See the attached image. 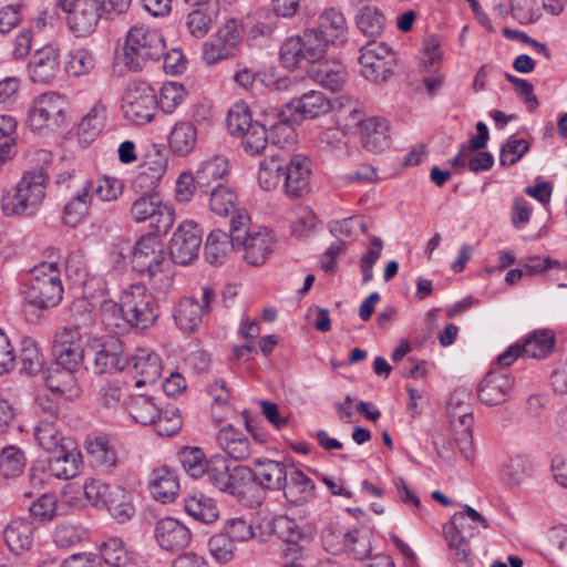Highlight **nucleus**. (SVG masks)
Listing matches in <instances>:
<instances>
[{
    "label": "nucleus",
    "mask_w": 567,
    "mask_h": 567,
    "mask_svg": "<svg viewBox=\"0 0 567 567\" xmlns=\"http://www.w3.org/2000/svg\"><path fill=\"white\" fill-rule=\"evenodd\" d=\"M243 41L240 24L235 19L224 22L216 34L202 45V59L208 65L234 58Z\"/></svg>",
    "instance_id": "obj_13"
},
{
    "label": "nucleus",
    "mask_w": 567,
    "mask_h": 567,
    "mask_svg": "<svg viewBox=\"0 0 567 567\" xmlns=\"http://www.w3.org/2000/svg\"><path fill=\"white\" fill-rule=\"evenodd\" d=\"M122 102L125 118L136 125L151 122L157 109L155 90L143 81L130 82L125 89Z\"/></svg>",
    "instance_id": "obj_11"
},
{
    "label": "nucleus",
    "mask_w": 567,
    "mask_h": 567,
    "mask_svg": "<svg viewBox=\"0 0 567 567\" xmlns=\"http://www.w3.org/2000/svg\"><path fill=\"white\" fill-rule=\"evenodd\" d=\"M30 80L39 84H50L60 72V50L52 45L38 49L28 64Z\"/></svg>",
    "instance_id": "obj_22"
},
{
    "label": "nucleus",
    "mask_w": 567,
    "mask_h": 567,
    "mask_svg": "<svg viewBox=\"0 0 567 567\" xmlns=\"http://www.w3.org/2000/svg\"><path fill=\"white\" fill-rule=\"evenodd\" d=\"M166 41L161 30L136 24L128 29L122 48V63L132 72H138L148 63L158 62L165 53Z\"/></svg>",
    "instance_id": "obj_4"
},
{
    "label": "nucleus",
    "mask_w": 567,
    "mask_h": 567,
    "mask_svg": "<svg viewBox=\"0 0 567 567\" xmlns=\"http://www.w3.org/2000/svg\"><path fill=\"white\" fill-rule=\"evenodd\" d=\"M480 526L486 529L489 524L476 509L466 505L464 511L453 515L450 525L444 528L449 546L460 560L467 559L471 551L470 539Z\"/></svg>",
    "instance_id": "obj_8"
},
{
    "label": "nucleus",
    "mask_w": 567,
    "mask_h": 567,
    "mask_svg": "<svg viewBox=\"0 0 567 567\" xmlns=\"http://www.w3.org/2000/svg\"><path fill=\"white\" fill-rule=\"evenodd\" d=\"M48 179L43 168L27 172L13 189L3 193L2 213L9 217L34 215L45 196Z\"/></svg>",
    "instance_id": "obj_5"
},
{
    "label": "nucleus",
    "mask_w": 567,
    "mask_h": 567,
    "mask_svg": "<svg viewBox=\"0 0 567 567\" xmlns=\"http://www.w3.org/2000/svg\"><path fill=\"white\" fill-rule=\"evenodd\" d=\"M284 171V157L280 154H271L259 164L258 183L267 192L278 187Z\"/></svg>",
    "instance_id": "obj_51"
},
{
    "label": "nucleus",
    "mask_w": 567,
    "mask_h": 567,
    "mask_svg": "<svg viewBox=\"0 0 567 567\" xmlns=\"http://www.w3.org/2000/svg\"><path fill=\"white\" fill-rule=\"evenodd\" d=\"M492 369L481 381L477 395L480 401L488 406L504 403L514 388V378L505 370L508 365Z\"/></svg>",
    "instance_id": "obj_20"
},
{
    "label": "nucleus",
    "mask_w": 567,
    "mask_h": 567,
    "mask_svg": "<svg viewBox=\"0 0 567 567\" xmlns=\"http://www.w3.org/2000/svg\"><path fill=\"white\" fill-rule=\"evenodd\" d=\"M167 169V156L159 150L148 151L145 155L144 163L140 167L136 183L141 187H155L163 178Z\"/></svg>",
    "instance_id": "obj_36"
},
{
    "label": "nucleus",
    "mask_w": 567,
    "mask_h": 567,
    "mask_svg": "<svg viewBox=\"0 0 567 567\" xmlns=\"http://www.w3.org/2000/svg\"><path fill=\"white\" fill-rule=\"evenodd\" d=\"M105 106L97 102L82 117L78 126V135L81 142L90 143L100 134L105 121Z\"/></svg>",
    "instance_id": "obj_50"
},
{
    "label": "nucleus",
    "mask_w": 567,
    "mask_h": 567,
    "mask_svg": "<svg viewBox=\"0 0 567 567\" xmlns=\"http://www.w3.org/2000/svg\"><path fill=\"white\" fill-rule=\"evenodd\" d=\"M118 311L133 328L147 329L158 318V305L155 297L143 284H132L120 297Z\"/></svg>",
    "instance_id": "obj_7"
},
{
    "label": "nucleus",
    "mask_w": 567,
    "mask_h": 567,
    "mask_svg": "<svg viewBox=\"0 0 567 567\" xmlns=\"http://www.w3.org/2000/svg\"><path fill=\"white\" fill-rule=\"evenodd\" d=\"M82 333L78 327H62L53 339L55 362L61 367L80 368L84 360Z\"/></svg>",
    "instance_id": "obj_18"
},
{
    "label": "nucleus",
    "mask_w": 567,
    "mask_h": 567,
    "mask_svg": "<svg viewBox=\"0 0 567 567\" xmlns=\"http://www.w3.org/2000/svg\"><path fill=\"white\" fill-rule=\"evenodd\" d=\"M111 516L120 524L128 522L135 514L131 495L121 486H113L112 496L105 505Z\"/></svg>",
    "instance_id": "obj_53"
},
{
    "label": "nucleus",
    "mask_w": 567,
    "mask_h": 567,
    "mask_svg": "<svg viewBox=\"0 0 567 567\" xmlns=\"http://www.w3.org/2000/svg\"><path fill=\"white\" fill-rule=\"evenodd\" d=\"M85 449L96 466L103 470H112L120 463L114 445L104 435L87 437Z\"/></svg>",
    "instance_id": "obj_42"
},
{
    "label": "nucleus",
    "mask_w": 567,
    "mask_h": 567,
    "mask_svg": "<svg viewBox=\"0 0 567 567\" xmlns=\"http://www.w3.org/2000/svg\"><path fill=\"white\" fill-rule=\"evenodd\" d=\"M27 465L25 452L18 445L8 444L0 450V474L7 478L20 476Z\"/></svg>",
    "instance_id": "obj_49"
},
{
    "label": "nucleus",
    "mask_w": 567,
    "mask_h": 567,
    "mask_svg": "<svg viewBox=\"0 0 567 567\" xmlns=\"http://www.w3.org/2000/svg\"><path fill=\"white\" fill-rule=\"evenodd\" d=\"M92 187L93 183L86 181L65 204L63 223L66 226L75 227L86 217L92 200Z\"/></svg>",
    "instance_id": "obj_39"
},
{
    "label": "nucleus",
    "mask_w": 567,
    "mask_h": 567,
    "mask_svg": "<svg viewBox=\"0 0 567 567\" xmlns=\"http://www.w3.org/2000/svg\"><path fill=\"white\" fill-rule=\"evenodd\" d=\"M289 473L288 466L284 462L269 458H256L254 461V481L262 488L281 491L286 485Z\"/></svg>",
    "instance_id": "obj_27"
},
{
    "label": "nucleus",
    "mask_w": 567,
    "mask_h": 567,
    "mask_svg": "<svg viewBox=\"0 0 567 567\" xmlns=\"http://www.w3.org/2000/svg\"><path fill=\"white\" fill-rule=\"evenodd\" d=\"M100 557L113 567H125L130 563L128 553L118 537H110L102 543Z\"/></svg>",
    "instance_id": "obj_61"
},
{
    "label": "nucleus",
    "mask_w": 567,
    "mask_h": 567,
    "mask_svg": "<svg viewBox=\"0 0 567 567\" xmlns=\"http://www.w3.org/2000/svg\"><path fill=\"white\" fill-rule=\"evenodd\" d=\"M79 368L61 367L55 362L52 367L43 371V380L48 389L66 399L79 396L80 388L74 372Z\"/></svg>",
    "instance_id": "obj_28"
},
{
    "label": "nucleus",
    "mask_w": 567,
    "mask_h": 567,
    "mask_svg": "<svg viewBox=\"0 0 567 567\" xmlns=\"http://www.w3.org/2000/svg\"><path fill=\"white\" fill-rule=\"evenodd\" d=\"M184 503L186 513L200 523L212 524L219 517L216 503L205 495L188 496Z\"/></svg>",
    "instance_id": "obj_52"
},
{
    "label": "nucleus",
    "mask_w": 567,
    "mask_h": 567,
    "mask_svg": "<svg viewBox=\"0 0 567 567\" xmlns=\"http://www.w3.org/2000/svg\"><path fill=\"white\" fill-rule=\"evenodd\" d=\"M308 31H315L319 35L326 53L329 44L339 47L347 42L348 24L343 13L331 8L320 14L318 28Z\"/></svg>",
    "instance_id": "obj_24"
},
{
    "label": "nucleus",
    "mask_w": 567,
    "mask_h": 567,
    "mask_svg": "<svg viewBox=\"0 0 567 567\" xmlns=\"http://www.w3.org/2000/svg\"><path fill=\"white\" fill-rule=\"evenodd\" d=\"M281 491L288 503L300 506L315 497L316 485L301 470L291 466V471L286 478V485Z\"/></svg>",
    "instance_id": "obj_30"
},
{
    "label": "nucleus",
    "mask_w": 567,
    "mask_h": 567,
    "mask_svg": "<svg viewBox=\"0 0 567 567\" xmlns=\"http://www.w3.org/2000/svg\"><path fill=\"white\" fill-rule=\"evenodd\" d=\"M359 30L369 38H375L382 34L385 25L383 13L374 7L362 8L355 18Z\"/></svg>",
    "instance_id": "obj_55"
},
{
    "label": "nucleus",
    "mask_w": 567,
    "mask_h": 567,
    "mask_svg": "<svg viewBox=\"0 0 567 567\" xmlns=\"http://www.w3.org/2000/svg\"><path fill=\"white\" fill-rule=\"evenodd\" d=\"M95 56L87 49L81 48L70 52L65 64L69 75L80 78L89 74L95 68Z\"/></svg>",
    "instance_id": "obj_60"
},
{
    "label": "nucleus",
    "mask_w": 567,
    "mask_h": 567,
    "mask_svg": "<svg viewBox=\"0 0 567 567\" xmlns=\"http://www.w3.org/2000/svg\"><path fill=\"white\" fill-rule=\"evenodd\" d=\"M216 442L229 457L236 461H244L251 453L249 440L231 425L224 426L218 431Z\"/></svg>",
    "instance_id": "obj_37"
},
{
    "label": "nucleus",
    "mask_w": 567,
    "mask_h": 567,
    "mask_svg": "<svg viewBox=\"0 0 567 567\" xmlns=\"http://www.w3.org/2000/svg\"><path fill=\"white\" fill-rule=\"evenodd\" d=\"M35 526L27 518L11 519L2 530L4 544L16 556L31 550L34 543Z\"/></svg>",
    "instance_id": "obj_26"
},
{
    "label": "nucleus",
    "mask_w": 567,
    "mask_h": 567,
    "mask_svg": "<svg viewBox=\"0 0 567 567\" xmlns=\"http://www.w3.org/2000/svg\"><path fill=\"white\" fill-rule=\"evenodd\" d=\"M308 74L317 83L331 91H339L344 83V74L340 63L319 60L308 69Z\"/></svg>",
    "instance_id": "obj_46"
},
{
    "label": "nucleus",
    "mask_w": 567,
    "mask_h": 567,
    "mask_svg": "<svg viewBox=\"0 0 567 567\" xmlns=\"http://www.w3.org/2000/svg\"><path fill=\"white\" fill-rule=\"evenodd\" d=\"M210 193V210L218 216H228L235 214L237 209V195L230 188L223 184L214 186Z\"/></svg>",
    "instance_id": "obj_54"
},
{
    "label": "nucleus",
    "mask_w": 567,
    "mask_h": 567,
    "mask_svg": "<svg viewBox=\"0 0 567 567\" xmlns=\"http://www.w3.org/2000/svg\"><path fill=\"white\" fill-rule=\"evenodd\" d=\"M229 174L228 161L224 156H213L204 161L196 171L198 192L207 195L214 186L223 184Z\"/></svg>",
    "instance_id": "obj_32"
},
{
    "label": "nucleus",
    "mask_w": 567,
    "mask_h": 567,
    "mask_svg": "<svg viewBox=\"0 0 567 567\" xmlns=\"http://www.w3.org/2000/svg\"><path fill=\"white\" fill-rule=\"evenodd\" d=\"M155 432L161 436H172L182 427V416L175 408L158 410V414L152 424Z\"/></svg>",
    "instance_id": "obj_63"
},
{
    "label": "nucleus",
    "mask_w": 567,
    "mask_h": 567,
    "mask_svg": "<svg viewBox=\"0 0 567 567\" xmlns=\"http://www.w3.org/2000/svg\"><path fill=\"white\" fill-rule=\"evenodd\" d=\"M352 534L353 529L339 522H332L322 530L321 538L328 551L339 554L344 550Z\"/></svg>",
    "instance_id": "obj_56"
},
{
    "label": "nucleus",
    "mask_w": 567,
    "mask_h": 567,
    "mask_svg": "<svg viewBox=\"0 0 567 567\" xmlns=\"http://www.w3.org/2000/svg\"><path fill=\"white\" fill-rule=\"evenodd\" d=\"M286 106L291 107L293 114L301 122L305 118H315L328 113L331 110L332 102L323 93L310 91L298 100L287 103Z\"/></svg>",
    "instance_id": "obj_34"
},
{
    "label": "nucleus",
    "mask_w": 567,
    "mask_h": 567,
    "mask_svg": "<svg viewBox=\"0 0 567 567\" xmlns=\"http://www.w3.org/2000/svg\"><path fill=\"white\" fill-rule=\"evenodd\" d=\"M282 177H285V194L290 198L302 197L309 188V159L300 154L292 156L289 161L284 158Z\"/></svg>",
    "instance_id": "obj_23"
},
{
    "label": "nucleus",
    "mask_w": 567,
    "mask_h": 567,
    "mask_svg": "<svg viewBox=\"0 0 567 567\" xmlns=\"http://www.w3.org/2000/svg\"><path fill=\"white\" fill-rule=\"evenodd\" d=\"M63 285L55 262H41L31 270V278L23 291V312L29 321L40 318L37 312L56 307L62 300Z\"/></svg>",
    "instance_id": "obj_3"
},
{
    "label": "nucleus",
    "mask_w": 567,
    "mask_h": 567,
    "mask_svg": "<svg viewBox=\"0 0 567 567\" xmlns=\"http://www.w3.org/2000/svg\"><path fill=\"white\" fill-rule=\"evenodd\" d=\"M69 30L78 38L92 34L100 21L103 4L100 0H72L65 8Z\"/></svg>",
    "instance_id": "obj_16"
},
{
    "label": "nucleus",
    "mask_w": 567,
    "mask_h": 567,
    "mask_svg": "<svg viewBox=\"0 0 567 567\" xmlns=\"http://www.w3.org/2000/svg\"><path fill=\"white\" fill-rule=\"evenodd\" d=\"M123 343L118 339L104 342L94 357V372L106 373L122 371L126 368Z\"/></svg>",
    "instance_id": "obj_33"
},
{
    "label": "nucleus",
    "mask_w": 567,
    "mask_h": 567,
    "mask_svg": "<svg viewBox=\"0 0 567 567\" xmlns=\"http://www.w3.org/2000/svg\"><path fill=\"white\" fill-rule=\"evenodd\" d=\"M532 472L533 467L527 458L515 456L502 465L499 478L507 487L516 488L532 475Z\"/></svg>",
    "instance_id": "obj_48"
},
{
    "label": "nucleus",
    "mask_w": 567,
    "mask_h": 567,
    "mask_svg": "<svg viewBox=\"0 0 567 567\" xmlns=\"http://www.w3.org/2000/svg\"><path fill=\"white\" fill-rule=\"evenodd\" d=\"M361 142L365 150L381 153L390 146L388 122L383 118L370 117L363 123Z\"/></svg>",
    "instance_id": "obj_40"
},
{
    "label": "nucleus",
    "mask_w": 567,
    "mask_h": 567,
    "mask_svg": "<svg viewBox=\"0 0 567 567\" xmlns=\"http://www.w3.org/2000/svg\"><path fill=\"white\" fill-rule=\"evenodd\" d=\"M217 19V10L210 6L197 7L185 16V28L196 38H204Z\"/></svg>",
    "instance_id": "obj_47"
},
{
    "label": "nucleus",
    "mask_w": 567,
    "mask_h": 567,
    "mask_svg": "<svg viewBox=\"0 0 567 567\" xmlns=\"http://www.w3.org/2000/svg\"><path fill=\"white\" fill-rule=\"evenodd\" d=\"M186 95L187 93L182 84L167 82L161 89L157 107L166 114H172L177 106L184 103Z\"/></svg>",
    "instance_id": "obj_62"
},
{
    "label": "nucleus",
    "mask_w": 567,
    "mask_h": 567,
    "mask_svg": "<svg viewBox=\"0 0 567 567\" xmlns=\"http://www.w3.org/2000/svg\"><path fill=\"white\" fill-rule=\"evenodd\" d=\"M272 530L286 543L281 548V558L289 559V557H292V559H300L301 547L298 543L303 537V532L300 525L288 516H279L272 522Z\"/></svg>",
    "instance_id": "obj_29"
},
{
    "label": "nucleus",
    "mask_w": 567,
    "mask_h": 567,
    "mask_svg": "<svg viewBox=\"0 0 567 567\" xmlns=\"http://www.w3.org/2000/svg\"><path fill=\"white\" fill-rule=\"evenodd\" d=\"M447 415L454 435L460 434V432L473 431L474 416L468 408L462 406L457 393L451 398Z\"/></svg>",
    "instance_id": "obj_58"
},
{
    "label": "nucleus",
    "mask_w": 567,
    "mask_h": 567,
    "mask_svg": "<svg viewBox=\"0 0 567 567\" xmlns=\"http://www.w3.org/2000/svg\"><path fill=\"white\" fill-rule=\"evenodd\" d=\"M205 307L194 297H185L179 300L174 313L178 327L186 332H194L203 322Z\"/></svg>",
    "instance_id": "obj_43"
},
{
    "label": "nucleus",
    "mask_w": 567,
    "mask_h": 567,
    "mask_svg": "<svg viewBox=\"0 0 567 567\" xmlns=\"http://www.w3.org/2000/svg\"><path fill=\"white\" fill-rule=\"evenodd\" d=\"M359 63L367 80L381 84L393 74L396 54L385 42L370 41L361 48Z\"/></svg>",
    "instance_id": "obj_10"
},
{
    "label": "nucleus",
    "mask_w": 567,
    "mask_h": 567,
    "mask_svg": "<svg viewBox=\"0 0 567 567\" xmlns=\"http://www.w3.org/2000/svg\"><path fill=\"white\" fill-rule=\"evenodd\" d=\"M343 551L359 560L369 558L372 551L371 533L365 528H353V534Z\"/></svg>",
    "instance_id": "obj_64"
},
{
    "label": "nucleus",
    "mask_w": 567,
    "mask_h": 567,
    "mask_svg": "<svg viewBox=\"0 0 567 567\" xmlns=\"http://www.w3.org/2000/svg\"><path fill=\"white\" fill-rule=\"evenodd\" d=\"M34 439L39 446L48 453H55L68 445H73L66 440L55 424V416L49 415L48 419L40 420L34 427Z\"/></svg>",
    "instance_id": "obj_41"
},
{
    "label": "nucleus",
    "mask_w": 567,
    "mask_h": 567,
    "mask_svg": "<svg viewBox=\"0 0 567 567\" xmlns=\"http://www.w3.org/2000/svg\"><path fill=\"white\" fill-rule=\"evenodd\" d=\"M132 265L135 271L146 275L152 281L157 276L167 278L164 271L169 264L163 244L155 236L141 237L135 244Z\"/></svg>",
    "instance_id": "obj_14"
},
{
    "label": "nucleus",
    "mask_w": 567,
    "mask_h": 567,
    "mask_svg": "<svg viewBox=\"0 0 567 567\" xmlns=\"http://www.w3.org/2000/svg\"><path fill=\"white\" fill-rule=\"evenodd\" d=\"M323 58V42H320V38L315 31H308V29L302 34L287 38L279 51L280 62L287 69L299 68L302 63H308L311 66Z\"/></svg>",
    "instance_id": "obj_9"
},
{
    "label": "nucleus",
    "mask_w": 567,
    "mask_h": 567,
    "mask_svg": "<svg viewBox=\"0 0 567 567\" xmlns=\"http://www.w3.org/2000/svg\"><path fill=\"white\" fill-rule=\"evenodd\" d=\"M130 216L135 223L148 220L157 235L166 234L174 224V209L164 204L157 193H146L137 197L132 203Z\"/></svg>",
    "instance_id": "obj_12"
},
{
    "label": "nucleus",
    "mask_w": 567,
    "mask_h": 567,
    "mask_svg": "<svg viewBox=\"0 0 567 567\" xmlns=\"http://www.w3.org/2000/svg\"><path fill=\"white\" fill-rule=\"evenodd\" d=\"M126 367L136 379V388L152 384L161 377V359L148 349H137L130 360L127 359Z\"/></svg>",
    "instance_id": "obj_25"
},
{
    "label": "nucleus",
    "mask_w": 567,
    "mask_h": 567,
    "mask_svg": "<svg viewBox=\"0 0 567 567\" xmlns=\"http://www.w3.org/2000/svg\"><path fill=\"white\" fill-rule=\"evenodd\" d=\"M262 120L252 121L249 107L235 103L228 111L226 124L233 136L241 138L245 151L251 155L260 154L270 138L280 148L296 143L295 125L300 123L291 107L286 105L278 110L269 107L261 111Z\"/></svg>",
    "instance_id": "obj_1"
},
{
    "label": "nucleus",
    "mask_w": 567,
    "mask_h": 567,
    "mask_svg": "<svg viewBox=\"0 0 567 567\" xmlns=\"http://www.w3.org/2000/svg\"><path fill=\"white\" fill-rule=\"evenodd\" d=\"M249 217L236 214L231 218V239L237 247L243 248L244 259L251 266L262 265L275 245L271 231L266 227L248 228Z\"/></svg>",
    "instance_id": "obj_6"
},
{
    "label": "nucleus",
    "mask_w": 567,
    "mask_h": 567,
    "mask_svg": "<svg viewBox=\"0 0 567 567\" xmlns=\"http://www.w3.org/2000/svg\"><path fill=\"white\" fill-rule=\"evenodd\" d=\"M555 347V334L549 329H540L532 332L522 344L509 346L498 355L501 365H511L519 357L543 359L549 355Z\"/></svg>",
    "instance_id": "obj_15"
},
{
    "label": "nucleus",
    "mask_w": 567,
    "mask_h": 567,
    "mask_svg": "<svg viewBox=\"0 0 567 567\" xmlns=\"http://www.w3.org/2000/svg\"><path fill=\"white\" fill-rule=\"evenodd\" d=\"M52 454L45 463L47 471L53 478L70 480L80 473L81 453L73 445H68Z\"/></svg>",
    "instance_id": "obj_31"
},
{
    "label": "nucleus",
    "mask_w": 567,
    "mask_h": 567,
    "mask_svg": "<svg viewBox=\"0 0 567 567\" xmlns=\"http://www.w3.org/2000/svg\"><path fill=\"white\" fill-rule=\"evenodd\" d=\"M19 360L21 371L29 375H34L42 371L43 357L32 339L25 338L21 341Z\"/></svg>",
    "instance_id": "obj_59"
},
{
    "label": "nucleus",
    "mask_w": 567,
    "mask_h": 567,
    "mask_svg": "<svg viewBox=\"0 0 567 567\" xmlns=\"http://www.w3.org/2000/svg\"><path fill=\"white\" fill-rule=\"evenodd\" d=\"M154 538L158 547L174 554L187 548L192 542L189 528L173 517H164L154 525Z\"/></svg>",
    "instance_id": "obj_21"
},
{
    "label": "nucleus",
    "mask_w": 567,
    "mask_h": 567,
    "mask_svg": "<svg viewBox=\"0 0 567 567\" xmlns=\"http://www.w3.org/2000/svg\"><path fill=\"white\" fill-rule=\"evenodd\" d=\"M150 491L156 501L164 504L174 502L179 491V483L176 474L166 466L155 468L152 472Z\"/></svg>",
    "instance_id": "obj_38"
},
{
    "label": "nucleus",
    "mask_w": 567,
    "mask_h": 567,
    "mask_svg": "<svg viewBox=\"0 0 567 567\" xmlns=\"http://www.w3.org/2000/svg\"><path fill=\"white\" fill-rule=\"evenodd\" d=\"M202 229L193 220L179 224L169 241V255L174 264L186 266L198 256L202 245Z\"/></svg>",
    "instance_id": "obj_17"
},
{
    "label": "nucleus",
    "mask_w": 567,
    "mask_h": 567,
    "mask_svg": "<svg viewBox=\"0 0 567 567\" xmlns=\"http://www.w3.org/2000/svg\"><path fill=\"white\" fill-rule=\"evenodd\" d=\"M197 143V128L189 121L174 124L168 136V146L178 156L189 154Z\"/></svg>",
    "instance_id": "obj_44"
},
{
    "label": "nucleus",
    "mask_w": 567,
    "mask_h": 567,
    "mask_svg": "<svg viewBox=\"0 0 567 567\" xmlns=\"http://www.w3.org/2000/svg\"><path fill=\"white\" fill-rule=\"evenodd\" d=\"M130 415L143 425H151L158 414V408L151 396H132L126 404Z\"/></svg>",
    "instance_id": "obj_57"
},
{
    "label": "nucleus",
    "mask_w": 567,
    "mask_h": 567,
    "mask_svg": "<svg viewBox=\"0 0 567 567\" xmlns=\"http://www.w3.org/2000/svg\"><path fill=\"white\" fill-rule=\"evenodd\" d=\"M237 247L231 239V227L229 233L221 229H214L207 237L205 244L206 260L214 266H219L225 262L229 251Z\"/></svg>",
    "instance_id": "obj_45"
},
{
    "label": "nucleus",
    "mask_w": 567,
    "mask_h": 567,
    "mask_svg": "<svg viewBox=\"0 0 567 567\" xmlns=\"http://www.w3.org/2000/svg\"><path fill=\"white\" fill-rule=\"evenodd\" d=\"M183 470L195 480H204L219 492L243 501L250 487V477L246 467L234 465L220 454L206 458L199 447H185L179 452Z\"/></svg>",
    "instance_id": "obj_2"
},
{
    "label": "nucleus",
    "mask_w": 567,
    "mask_h": 567,
    "mask_svg": "<svg viewBox=\"0 0 567 567\" xmlns=\"http://www.w3.org/2000/svg\"><path fill=\"white\" fill-rule=\"evenodd\" d=\"M65 275L75 284H82L84 290L90 292L95 287L97 288L99 295L103 297L106 291V281L102 277L86 278V262L83 255L79 252H72L65 260Z\"/></svg>",
    "instance_id": "obj_35"
},
{
    "label": "nucleus",
    "mask_w": 567,
    "mask_h": 567,
    "mask_svg": "<svg viewBox=\"0 0 567 567\" xmlns=\"http://www.w3.org/2000/svg\"><path fill=\"white\" fill-rule=\"evenodd\" d=\"M65 100L56 92H47L37 96L28 113V123L33 131H40L58 124L65 109Z\"/></svg>",
    "instance_id": "obj_19"
}]
</instances>
